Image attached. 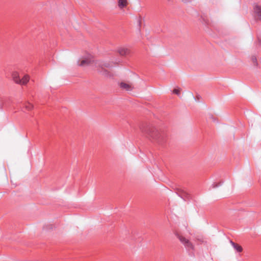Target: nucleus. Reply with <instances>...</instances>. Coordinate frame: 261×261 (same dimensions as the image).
<instances>
[{
    "mask_svg": "<svg viewBox=\"0 0 261 261\" xmlns=\"http://www.w3.org/2000/svg\"><path fill=\"white\" fill-rule=\"evenodd\" d=\"M176 193L181 198L185 200L187 199H190L191 198L190 194H189L187 191L181 188L176 189Z\"/></svg>",
    "mask_w": 261,
    "mask_h": 261,
    "instance_id": "nucleus-5",
    "label": "nucleus"
},
{
    "mask_svg": "<svg viewBox=\"0 0 261 261\" xmlns=\"http://www.w3.org/2000/svg\"><path fill=\"white\" fill-rule=\"evenodd\" d=\"M33 105L30 102H25L24 104V109L27 111H31L33 109Z\"/></svg>",
    "mask_w": 261,
    "mask_h": 261,
    "instance_id": "nucleus-11",
    "label": "nucleus"
},
{
    "mask_svg": "<svg viewBox=\"0 0 261 261\" xmlns=\"http://www.w3.org/2000/svg\"><path fill=\"white\" fill-rule=\"evenodd\" d=\"M140 129L149 139L158 145L164 146L167 144L168 135L164 130L145 124L141 125Z\"/></svg>",
    "mask_w": 261,
    "mask_h": 261,
    "instance_id": "nucleus-1",
    "label": "nucleus"
},
{
    "mask_svg": "<svg viewBox=\"0 0 261 261\" xmlns=\"http://www.w3.org/2000/svg\"><path fill=\"white\" fill-rule=\"evenodd\" d=\"M174 234L188 251H192L194 250V245L188 239L177 232H175Z\"/></svg>",
    "mask_w": 261,
    "mask_h": 261,
    "instance_id": "nucleus-3",
    "label": "nucleus"
},
{
    "mask_svg": "<svg viewBox=\"0 0 261 261\" xmlns=\"http://www.w3.org/2000/svg\"><path fill=\"white\" fill-rule=\"evenodd\" d=\"M118 51L121 56H126L130 53L129 50L126 48H120Z\"/></svg>",
    "mask_w": 261,
    "mask_h": 261,
    "instance_id": "nucleus-8",
    "label": "nucleus"
},
{
    "mask_svg": "<svg viewBox=\"0 0 261 261\" xmlns=\"http://www.w3.org/2000/svg\"><path fill=\"white\" fill-rule=\"evenodd\" d=\"M197 98L198 100H199V96H197Z\"/></svg>",
    "mask_w": 261,
    "mask_h": 261,
    "instance_id": "nucleus-17",
    "label": "nucleus"
},
{
    "mask_svg": "<svg viewBox=\"0 0 261 261\" xmlns=\"http://www.w3.org/2000/svg\"><path fill=\"white\" fill-rule=\"evenodd\" d=\"M173 92L178 96L180 95V90L179 89H174Z\"/></svg>",
    "mask_w": 261,
    "mask_h": 261,
    "instance_id": "nucleus-13",
    "label": "nucleus"
},
{
    "mask_svg": "<svg viewBox=\"0 0 261 261\" xmlns=\"http://www.w3.org/2000/svg\"><path fill=\"white\" fill-rule=\"evenodd\" d=\"M251 61L254 63V64L256 66L257 65V58L255 56H252L251 57Z\"/></svg>",
    "mask_w": 261,
    "mask_h": 261,
    "instance_id": "nucleus-12",
    "label": "nucleus"
},
{
    "mask_svg": "<svg viewBox=\"0 0 261 261\" xmlns=\"http://www.w3.org/2000/svg\"><path fill=\"white\" fill-rule=\"evenodd\" d=\"M254 11L257 17V19L261 21V6L255 5L254 6Z\"/></svg>",
    "mask_w": 261,
    "mask_h": 261,
    "instance_id": "nucleus-6",
    "label": "nucleus"
},
{
    "mask_svg": "<svg viewBox=\"0 0 261 261\" xmlns=\"http://www.w3.org/2000/svg\"><path fill=\"white\" fill-rule=\"evenodd\" d=\"M127 2L126 0H119L118 1V6L120 8H123L127 6Z\"/></svg>",
    "mask_w": 261,
    "mask_h": 261,
    "instance_id": "nucleus-10",
    "label": "nucleus"
},
{
    "mask_svg": "<svg viewBox=\"0 0 261 261\" xmlns=\"http://www.w3.org/2000/svg\"><path fill=\"white\" fill-rule=\"evenodd\" d=\"M138 23H139V25H140L141 23V19H139V20L138 21Z\"/></svg>",
    "mask_w": 261,
    "mask_h": 261,
    "instance_id": "nucleus-16",
    "label": "nucleus"
},
{
    "mask_svg": "<svg viewBox=\"0 0 261 261\" xmlns=\"http://www.w3.org/2000/svg\"><path fill=\"white\" fill-rule=\"evenodd\" d=\"M192 0H182V1L184 3H188L191 2Z\"/></svg>",
    "mask_w": 261,
    "mask_h": 261,
    "instance_id": "nucleus-15",
    "label": "nucleus"
},
{
    "mask_svg": "<svg viewBox=\"0 0 261 261\" xmlns=\"http://www.w3.org/2000/svg\"><path fill=\"white\" fill-rule=\"evenodd\" d=\"M230 243L233 248L238 252H241L243 251V248L240 245L234 243L232 241H230Z\"/></svg>",
    "mask_w": 261,
    "mask_h": 261,
    "instance_id": "nucleus-9",
    "label": "nucleus"
},
{
    "mask_svg": "<svg viewBox=\"0 0 261 261\" xmlns=\"http://www.w3.org/2000/svg\"><path fill=\"white\" fill-rule=\"evenodd\" d=\"M221 185V182L218 183V184H214L212 185V186H213V188H217V187H219Z\"/></svg>",
    "mask_w": 261,
    "mask_h": 261,
    "instance_id": "nucleus-14",
    "label": "nucleus"
},
{
    "mask_svg": "<svg viewBox=\"0 0 261 261\" xmlns=\"http://www.w3.org/2000/svg\"><path fill=\"white\" fill-rule=\"evenodd\" d=\"M92 64H94L95 68L99 73L105 75L108 77H111L113 74L108 71L107 69H105V67L108 68L111 66L110 62H105L101 61H94L91 56L85 58L82 60L79 65L81 66H88Z\"/></svg>",
    "mask_w": 261,
    "mask_h": 261,
    "instance_id": "nucleus-2",
    "label": "nucleus"
},
{
    "mask_svg": "<svg viewBox=\"0 0 261 261\" xmlns=\"http://www.w3.org/2000/svg\"><path fill=\"white\" fill-rule=\"evenodd\" d=\"M12 77L15 83L21 85L27 84L29 81V76L28 75H25L22 78H20L18 73L16 71L12 72Z\"/></svg>",
    "mask_w": 261,
    "mask_h": 261,
    "instance_id": "nucleus-4",
    "label": "nucleus"
},
{
    "mask_svg": "<svg viewBox=\"0 0 261 261\" xmlns=\"http://www.w3.org/2000/svg\"><path fill=\"white\" fill-rule=\"evenodd\" d=\"M120 87L121 89H124L126 91H132L133 88L131 85L125 83L124 82L120 83Z\"/></svg>",
    "mask_w": 261,
    "mask_h": 261,
    "instance_id": "nucleus-7",
    "label": "nucleus"
}]
</instances>
